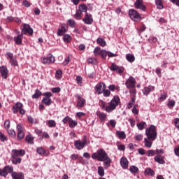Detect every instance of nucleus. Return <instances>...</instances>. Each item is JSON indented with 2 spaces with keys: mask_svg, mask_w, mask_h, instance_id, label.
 <instances>
[{
  "mask_svg": "<svg viewBox=\"0 0 179 179\" xmlns=\"http://www.w3.org/2000/svg\"><path fill=\"white\" fill-rule=\"evenodd\" d=\"M92 159L96 160L98 159V162H103L104 169L107 170L108 167L111 166V158L108 157V155L103 149H99L96 152L93 153L92 155Z\"/></svg>",
  "mask_w": 179,
  "mask_h": 179,
  "instance_id": "nucleus-1",
  "label": "nucleus"
},
{
  "mask_svg": "<svg viewBox=\"0 0 179 179\" xmlns=\"http://www.w3.org/2000/svg\"><path fill=\"white\" fill-rule=\"evenodd\" d=\"M108 104V106L106 105L104 101H101V108L105 109L106 113H112V111H114L117 108V106L120 104V97L115 96Z\"/></svg>",
  "mask_w": 179,
  "mask_h": 179,
  "instance_id": "nucleus-2",
  "label": "nucleus"
},
{
  "mask_svg": "<svg viewBox=\"0 0 179 179\" xmlns=\"http://www.w3.org/2000/svg\"><path fill=\"white\" fill-rule=\"evenodd\" d=\"M26 155L24 150H12L11 157L13 164H20L22 163V157Z\"/></svg>",
  "mask_w": 179,
  "mask_h": 179,
  "instance_id": "nucleus-3",
  "label": "nucleus"
},
{
  "mask_svg": "<svg viewBox=\"0 0 179 179\" xmlns=\"http://www.w3.org/2000/svg\"><path fill=\"white\" fill-rule=\"evenodd\" d=\"M145 135L148 139H150L151 141H156V138H157L156 127H155V125H150L149 128L146 129Z\"/></svg>",
  "mask_w": 179,
  "mask_h": 179,
  "instance_id": "nucleus-4",
  "label": "nucleus"
},
{
  "mask_svg": "<svg viewBox=\"0 0 179 179\" xmlns=\"http://www.w3.org/2000/svg\"><path fill=\"white\" fill-rule=\"evenodd\" d=\"M13 114H17L20 113L21 115H24L26 114V110L23 109V103L20 102H17L11 108Z\"/></svg>",
  "mask_w": 179,
  "mask_h": 179,
  "instance_id": "nucleus-5",
  "label": "nucleus"
},
{
  "mask_svg": "<svg viewBox=\"0 0 179 179\" xmlns=\"http://www.w3.org/2000/svg\"><path fill=\"white\" fill-rule=\"evenodd\" d=\"M129 15L130 19L134 20V22H141L142 20L141 14H139V13H138L135 9H130L129 10Z\"/></svg>",
  "mask_w": 179,
  "mask_h": 179,
  "instance_id": "nucleus-6",
  "label": "nucleus"
},
{
  "mask_svg": "<svg viewBox=\"0 0 179 179\" xmlns=\"http://www.w3.org/2000/svg\"><path fill=\"white\" fill-rule=\"evenodd\" d=\"M87 143V138H86V136H84V140H76L74 142V146L77 150H82L86 146Z\"/></svg>",
  "mask_w": 179,
  "mask_h": 179,
  "instance_id": "nucleus-7",
  "label": "nucleus"
},
{
  "mask_svg": "<svg viewBox=\"0 0 179 179\" xmlns=\"http://www.w3.org/2000/svg\"><path fill=\"white\" fill-rule=\"evenodd\" d=\"M109 69L113 72L117 73L119 75H121V73H124V71H125V69H124L123 66H118L115 64V63H112L111 66H109Z\"/></svg>",
  "mask_w": 179,
  "mask_h": 179,
  "instance_id": "nucleus-8",
  "label": "nucleus"
},
{
  "mask_svg": "<svg viewBox=\"0 0 179 179\" xmlns=\"http://www.w3.org/2000/svg\"><path fill=\"white\" fill-rule=\"evenodd\" d=\"M6 57L7 59H9V62L11 65V66H17V60L16 59V57H13V53L10 52H8L6 54Z\"/></svg>",
  "mask_w": 179,
  "mask_h": 179,
  "instance_id": "nucleus-9",
  "label": "nucleus"
},
{
  "mask_svg": "<svg viewBox=\"0 0 179 179\" xmlns=\"http://www.w3.org/2000/svg\"><path fill=\"white\" fill-rule=\"evenodd\" d=\"M125 85L127 89H135L136 86V80H135V78L130 76L126 80Z\"/></svg>",
  "mask_w": 179,
  "mask_h": 179,
  "instance_id": "nucleus-10",
  "label": "nucleus"
},
{
  "mask_svg": "<svg viewBox=\"0 0 179 179\" xmlns=\"http://www.w3.org/2000/svg\"><path fill=\"white\" fill-rule=\"evenodd\" d=\"M43 96H45V97L42 99V103L45 104V106H51V97H52V94L50 92H45Z\"/></svg>",
  "mask_w": 179,
  "mask_h": 179,
  "instance_id": "nucleus-11",
  "label": "nucleus"
},
{
  "mask_svg": "<svg viewBox=\"0 0 179 179\" xmlns=\"http://www.w3.org/2000/svg\"><path fill=\"white\" fill-rule=\"evenodd\" d=\"M42 64H54L55 62V57H54L52 54H49L46 57L41 58Z\"/></svg>",
  "mask_w": 179,
  "mask_h": 179,
  "instance_id": "nucleus-12",
  "label": "nucleus"
},
{
  "mask_svg": "<svg viewBox=\"0 0 179 179\" xmlns=\"http://www.w3.org/2000/svg\"><path fill=\"white\" fill-rule=\"evenodd\" d=\"M134 8L136 9L143 10V12L146 10V6L143 4V0H136V2L134 3Z\"/></svg>",
  "mask_w": 179,
  "mask_h": 179,
  "instance_id": "nucleus-13",
  "label": "nucleus"
},
{
  "mask_svg": "<svg viewBox=\"0 0 179 179\" xmlns=\"http://www.w3.org/2000/svg\"><path fill=\"white\" fill-rule=\"evenodd\" d=\"M104 90H106V84L104 83H99L95 86V92H96L97 94H102Z\"/></svg>",
  "mask_w": 179,
  "mask_h": 179,
  "instance_id": "nucleus-14",
  "label": "nucleus"
},
{
  "mask_svg": "<svg viewBox=\"0 0 179 179\" xmlns=\"http://www.w3.org/2000/svg\"><path fill=\"white\" fill-rule=\"evenodd\" d=\"M83 22H84L85 24H93V16L92 14L86 13L84 18L83 19Z\"/></svg>",
  "mask_w": 179,
  "mask_h": 179,
  "instance_id": "nucleus-15",
  "label": "nucleus"
},
{
  "mask_svg": "<svg viewBox=\"0 0 179 179\" xmlns=\"http://www.w3.org/2000/svg\"><path fill=\"white\" fill-rule=\"evenodd\" d=\"M68 31V26L65 24H62L61 27L58 29L57 36L59 37L62 36L63 34H65Z\"/></svg>",
  "mask_w": 179,
  "mask_h": 179,
  "instance_id": "nucleus-16",
  "label": "nucleus"
},
{
  "mask_svg": "<svg viewBox=\"0 0 179 179\" xmlns=\"http://www.w3.org/2000/svg\"><path fill=\"white\" fill-rule=\"evenodd\" d=\"M120 166L124 169H128V166H129V162H128V159L125 157H122L120 159Z\"/></svg>",
  "mask_w": 179,
  "mask_h": 179,
  "instance_id": "nucleus-17",
  "label": "nucleus"
},
{
  "mask_svg": "<svg viewBox=\"0 0 179 179\" xmlns=\"http://www.w3.org/2000/svg\"><path fill=\"white\" fill-rule=\"evenodd\" d=\"M22 33L24 34H26L28 33V34H33V29L30 27V25L27 24H24L23 26Z\"/></svg>",
  "mask_w": 179,
  "mask_h": 179,
  "instance_id": "nucleus-18",
  "label": "nucleus"
},
{
  "mask_svg": "<svg viewBox=\"0 0 179 179\" xmlns=\"http://www.w3.org/2000/svg\"><path fill=\"white\" fill-rule=\"evenodd\" d=\"M36 152L40 156H49L50 152L47 150H44L42 147L36 148Z\"/></svg>",
  "mask_w": 179,
  "mask_h": 179,
  "instance_id": "nucleus-19",
  "label": "nucleus"
},
{
  "mask_svg": "<svg viewBox=\"0 0 179 179\" xmlns=\"http://www.w3.org/2000/svg\"><path fill=\"white\" fill-rule=\"evenodd\" d=\"M96 117L100 120L101 122H104L106 120H107V114L101 112V111H97L96 112Z\"/></svg>",
  "mask_w": 179,
  "mask_h": 179,
  "instance_id": "nucleus-20",
  "label": "nucleus"
},
{
  "mask_svg": "<svg viewBox=\"0 0 179 179\" xmlns=\"http://www.w3.org/2000/svg\"><path fill=\"white\" fill-rule=\"evenodd\" d=\"M155 162L158 163L159 164H164L166 163V161H164V157L158 155L154 157Z\"/></svg>",
  "mask_w": 179,
  "mask_h": 179,
  "instance_id": "nucleus-21",
  "label": "nucleus"
},
{
  "mask_svg": "<svg viewBox=\"0 0 179 179\" xmlns=\"http://www.w3.org/2000/svg\"><path fill=\"white\" fill-rule=\"evenodd\" d=\"M11 176L13 179H24V175L22 172H13Z\"/></svg>",
  "mask_w": 179,
  "mask_h": 179,
  "instance_id": "nucleus-22",
  "label": "nucleus"
},
{
  "mask_svg": "<svg viewBox=\"0 0 179 179\" xmlns=\"http://www.w3.org/2000/svg\"><path fill=\"white\" fill-rule=\"evenodd\" d=\"M0 73L3 79L8 78V68H6V66L0 67Z\"/></svg>",
  "mask_w": 179,
  "mask_h": 179,
  "instance_id": "nucleus-23",
  "label": "nucleus"
},
{
  "mask_svg": "<svg viewBox=\"0 0 179 179\" xmlns=\"http://www.w3.org/2000/svg\"><path fill=\"white\" fill-rule=\"evenodd\" d=\"M154 90H155V87L152 85H149L148 87H144L143 90V93L144 96H148V94H149L150 92H153Z\"/></svg>",
  "mask_w": 179,
  "mask_h": 179,
  "instance_id": "nucleus-24",
  "label": "nucleus"
},
{
  "mask_svg": "<svg viewBox=\"0 0 179 179\" xmlns=\"http://www.w3.org/2000/svg\"><path fill=\"white\" fill-rule=\"evenodd\" d=\"M22 40H23V34L14 37V41L17 45H22Z\"/></svg>",
  "mask_w": 179,
  "mask_h": 179,
  "instance_id": "nucleus-25",
  "label": "nucleus"
},
{
  "mask_svg": "<svg viewBox=\"0 0 179 179\" xmlns=\"http://www.w3.org/2000/svg\"><path fill=\"white\" fill-rule=\"evenodd\" d=\"M85 103H86V100L83 98L79 97L77 102L76 107L78 108H82V107H83V106H85Z\"/></svg>",
  "mask_w": 179,
  "mask_h": 179,
  "instance_id": "nucleus-26",
  "label": "nucleus"
},
{
  "mask_svg": "<svg viewBox=\"0 0 179 179\" xmlns=\"http://www.w3.org/2000/svg\"><path fill=\"white\" fill-rule=\"evenodd\" d=\"M153 140L149 139V138H144V145L146 148H152V145H153Z\"/></svg>",
  "mask_w": 179,
  "mask_h": 179,
  "instance_id": "nucleus-27",
  "label": "nucleus"
},
{
  "mask_svg": "<svg viewBox=\"0 0 179 179\" xmlns=\"http://www.w3.org/2000/svg\"><path fill=\"white\" fill-rule=\"evenodd\" d=\"M144 174L145 176H150L151 177H153V176H155V173L153 169L150 168H147L145 169Z\"/></svg>",
  "mask_w": 179,
  "mask_h": 179,
  "instance_id": "nucleus-28",
  "label": "nucleus"
},
{
  "mask_svg": "<svg viewBox=\"0 0 179 179\" xmlns=\"http://www.w3.org/2000/svg\"><path fill=\"white\" fill-rule=\"evenodd\" d=\"M25 141L27 143H29V145H33V143H34V137L31 135H28L26 136Z\"/></svg>",
  "mask_w": 179,
  "mask_h": 179,
  "instance_id": "nucleus-29",
  "label": "nucleus"
},
{
  "mask_svg": "<svg viewBox=\"0 0 179 179\" xmlns=\"http://www.w3.org/2000/svg\"><path fill=\"white\" fill-rule=\"evenodd\" d=\"M116 135L120 139H125L127 138V134H125L124 131H117Z\"/></svg>",
  "mask_w": 179,
  "mask_h": 179,
  "instance_id": "nucleus-30",
  "label": "nucleus"
},
{
  "mask_svg": "<svg viewBox=\"0 0 179 179\" xmlns=\"http://www.w3.org/2000/svg\"><path fill=\"white\" fill-rule=\"evenodd\" d=\"M97 44L101 45V47H106L107 45V43H106V41L101 38H98L96 40Z\"/></svg>",
  "mask_w": 179,
  "mask_h": 179,
  "instance_id": "nucleus-31",
  "label": "nucleus"
},
{
  "mask_svg": "<svg viewBox=\"0 0 179 179\" xmlns=\"http://www.w3.org/2000/svg\"><path fill=\"white\" fill-rule=\"evenodd\" d=\"M126 59L129 62H134L135 61V56L133 54H127Z\"/></svg>",
  "mask_w": 179,
  "mask_h": 179,
  "instance_id": "nucleus-32",
  "label": "nucleus"
},
{
  "mask_svg": "<svg viewBox=\"0 0 179 179\" xmlns=\"http://www.w3.org/2000/svg\"><path fill=\"white\" fill-rule=\"evenodd\" d=\"M78 125V121L72 120V118L70 120V122H69V128L73 129L75 127Z\"/></svg>",
  "mask_w": 179,
  "mask_h": 179,
  "instance_id": "nucleus-33",
  "label": "nucleus"
},
{
  "mask_svg": "<svg viewBox=\"0 0 179 179\" xmlns=\"http://www.w3.org/2000/svg\"><path fill=\"white\" fill-rule=\"evenodd\" d=\"M129 171L133 174H136V173L139 172V169L137 166L132 165L129 167Z\"/></svg>",
  "mask_w": 179,
  "mask_h": 179,
  "instance_id": "nucleus-34",
  "label": "nucleus"
},
{
  "mask_svg": "<svg viewBox=\"0 0 179 179\" xmlns=\"http://www.w3.org/2000/svg\"><path fill=\"white\" fill-rule=\"evenodd\" d=\"M137 127L140 131L145 129V128H146V122H139L138 124H137Z\"/></svg>",
  "mask_w": 179,
  "mask_h": 179,
  "instance_id": "nucleus-35",
  "label": "nucleus"
},
{
  "mask_svg": "<svg viewBox=\"0 0 179 179\" xmlns=\"http://www.w3.org/2000/svg\"><path fill=\"white\" fill-rule=\"evenodd\" d=\"M155 3L157 5V9H163V1H162V0H155Z\"/></svg>",
  "mask_w": 179,
  "mask_h": 179,
  "instance_id": "nucleus-36",
  "label": "nucleus"
},
{
  "mask_svg": "<svg viewBox=\"0 0 179 179\" xmlns=\"http://www.w3.org/2000/svg\"><path fill=\"white\" fill-rule=\"evenodd\" d=\"M74 18H76V20H80V19H82V13L80 12V10H78L76 12V14L74 15Z\"/></svg>",
  "mask_w": 179,
  "mask_h": 179,
  "instance_id": "nucleus-37",
  "label": "nucleus"
},
{
  "mask_svg": "<svg viewBox=\"0 0 179 179\" xmlns=\"http://www.w3.org/2000/svg\"><path fill=\"white\" fill-rule=\"evenodd\" d=\"M63 40L64 43H69L72 40V37L69 34H65L63 36Z\"/></svg>",
  "mask_w": 179,
  "mask_h": 179,
  "instance_id": "nucleus-38",
  "label": "nucleus"
},
{
  "mask_svg": "<svg viewBox=\"0 0 179 179\" xmlns=\"http://www.w3.org/2000/svg\"><path fill=\"white\" fill-rule=\"evenodd\" d=\"M104 168L103 166H99L98 175L100 176V177H104Z\"/></svg>",
  "mask_w": 179,
  "mask_h": 179,
  "instance_id": "nucleus-39",
  "label": "nucleus"
},
{
  "mask_svg": "<svg viewBox=\"0 0 179 179\" xmlns=\"http://www.w3.org/2000/svg\"><path fill=\"white\" fill-rule=\"evenodd\" d=\"M55 78L57 80L62 78V70H57L55 73Z\"/></svg>",
  "mask_w": 179,
  "mask_h": 179,
  "instance_id": "nucleus-40",
  "label": "nucleus"
},
{
  "mask_svg": "<svg viewBox=\"0 0 179 179\" xmlns=\"http://www.w3.org/2000/svg\"><path fill=\"white\" fill-rule=\"evenodd\" d=\"M78 8V10H80L81 13L82 12H87V6L85 4L80 5Z\"/></svg>",
  "mask_w": 179,
  "mask_h": 179,
  "instance_id": "nucleus-41",
  "label": "nucleus"
},
{
  "mask_svg": "<svg viewBox=\"0 0 179 179\" xmlns=\"http://www.w3.org/2000/svg\"><path fill=\"white\" fill-rule=\"evenodd\" d=\"M41 94V92L38 90H36L34 94L32 95V99H38Z\"/></svg>",
  "mask_w": 179,
  "mask_h": 179,
  "instance_id": "nucleus-42",
  "label": "nucleus"
},
{
  "mask_svg": "<svg viewBox=\"0 0 179 179\" xmlns=\"http://www.w3.org/2000/svg\"><path fill=\"white\" fill-rule=\"evenodd\" d=\"M117 147L118 150H122L123 152L125 150V145L122 144L120 142L117 143Z\"/></svg>",
  "mask_w": 179,
  "mask_h": 179,
  "instance_id": "nucleus-43",
  "label": "nucleus"
},
{
  "mask_svg": "<svg viewBox=\"0 0 179 179\" xmlns=\"http://www.w3.org/2000/svg\"><path fill=\"white\" fill-rule=\"evenodd\" d=\"M4 169L6 170V173H13V166H6L4 167Z\"/></svg>",
  "mask_w": 179,
  "mask_h": 179,
  "instance_id": "nucleus-44",
  "label": "nucleus"
},
{
  "mask_svg": "<svg viewBox=\"0 0 179 179\" xmlns=\"http://www.w3.org/2000/svg\"><path fill=\"white\" fill-rule=\"evenodd\" d=\"M67 23L69 24L70 27L72 28L76 26V22L73 19L68 20Z\"/></svg>",
  "mask_w": 179,
  "mask_h": 179,
  "instance_id": "nucleus-45",
  "label": "nucleus"
},
{
  "mask_svg": "<svg viewBox=\"0 0 179 179\" xmlns=\"http://www.w3.org/2000/svg\"><path fill=\"white\" fill-rule=\"evenodd\" d=\"M87 63L96 65V64H97V59H96V58L90 57L87 59Z\"/></svg>",
  "mask_w": 179,
  "mask_h": 179,
  "instance_id": "nucleus-46",
  "label": "nucleus"
},
{
  "mask_svg": "<svg viewBox=\"0 0 179 179\" xmlns=\"http://www.w3.org/2000/svg\"><path fill=\"white\" fill-rule=\"evenodd\" d=\"M24 138V131H18L17 141H22Z\"/></svg>",
  "mask_w": 179,
  "mask_h": 179,
  "instance_id": "nucleus-47",
  "label": "nucleus"
},
{
  "mask_svg": "<svg viewBox=\"0 0 179 179\" xmlns=\"http://www.w3.org/2000/svg\"><path fill=\"white\" fill-rule=\"evenodd\" d=\"M108 54V52H107V50H101L100 55H101L102 58H103L104 59L107 58Z\"/></svg>",
  "mask_w": 179,
  "mask_h": 179,
  "instance_id": "nucleus-48",
  "label": "nucleus"
},
{
  "mask_svg": "<svg viewBox=\"0 0 179 179\" xmlns=\"http://www.w3.org/2000/svg\"><path fill=\"white\" fill-rule=\"evenodd\" d=\"M101 52V49L100 48V47H96L94 50V55L95 56L100 55Z\"/></svg>",
  "mask_w": 179,
  "mask_h": 179,
  "instance_id": "nucleus-49",
  "label": "nucleus"
},
{
  "mask_svg": "<svg viewBox=\"0 0 179 179\" xmlns=\"http://www.w3.org/2000/svg\"><path fill=\"white\" fill-rule=\"evenodd\" d=\"M17 132H24V127L22 124H18L17 126Z\"/></svg>",
  "mask_w": 179,
  "mask_h": 179,
  "instance_id": "nucleus-50",
  "label": "nucleus"
},
{
  "mask_svg": "<svg viewBox=\"0 0 179 179\" xmlns=\"http://www.w3.org/2000/svg\"><path fill=\"white\" fill-rule=\"evenodd\" d=\"M48 124L50 128H55L57 125V122H55V120H48Z\"/></svg>",
  "mask_w": 179,
  "mask_h": 179,
  "instance_id": "nucleus-51",
  "label": "nucleus"
},
{
  "mask_svg": "<svg viewBox=\"0 0 179 179\" xmlns=\"http://www.w3.org/2000/svg\"><path fill=\"white\" fill-rule=\"evenodd\" d=\"M0 176L1 177H6V176H8V172H6L5 168L3 169H0Z\"/></svg>",
  "mask_w": 179,
  "mask_h": 179,
  "instance_id": "nucleus-52",
  "label": "nucleus"
},
{
  "mask_svg": "<svg viewBox=\"0 0 179 179\" xmlns=\"http://www.w3.org/2000/svg\"><path fill=\"white\" fill-rule=\"evenodd\" d=\"M135 104V98H131V100L130 102H129L127 105V108H132V106Z\"/></svg>",
  "mask_w": 179,
  "mask_h": 179,
  "instance_id": "nucleus-53",
  "label": "nucleus"
},
{
  "mask_svg": "<svg viewBox=\"0 0 179 179\" xmlns=\"http://www.w3.org/2000/svg\"><path fill=\"white\" fill-rule=\"evenodd\" d=\"M71 117L69 116H66L63 120L62 122L63 124H69V122L71 121Z\"/></svg>",
  "mask_w": 179,
  "mask_h": 179,
  "instance_id": "nucleus-54",
  "label": "nucleus"
},
{
  "mask_svg": "<svg viewBox=\"0 0 179 179\" xmlns=\"http://www.w3.org/2000/svg\"><path fill=\"white\" fill-rule=\"evenodd\" d=\"M102 93L104 97H110V94H111V92L108 90H104Z\"/></svg>",
  "mask_w": 179,
  "mask_h": 179,
  "instance_id": "nucleus-55",
  "label": "nucleus"
},
{
  "mask_svg": "<svg viewBox=\"0 0 179 179\" xmlns=\"http://www.w3.org/2000/svg\"><path fill=\"white\" fill-rule=\"evenodd\" d=\"M155 153H156L155 150H148V151L147 152V156H148V157H153V156L155 155Z\"/></svg>",
  "mask_w": 179,
  "mask_h": 179,
  "instance_id": "nucleus-56",
  "label": "nucleus"
},
{
  "mask_svg": "<svg viewBox=\"0 0 179 179\" xmlns=\"http://www.w3.org/2000/svg\"><path fill=\"white\" fill-rule=\"evenodd\" d=\"M166 99H167V92H163L159 97V100L164 101V100H166Z\"/></svg>",
  "mask_w": 179,
  "mask_h": 179,
  "instance_id": "nucleus-57",
  "label": "nucleus"
},
{
  "mask_svg": "<svg viewBox=\"0 0 179 179\" xmlns=\"http://www.w3.org/2000/svg\"><path fill=\"white\" fill-rule=\"evenodd\" d=\"M134 139L138 142H141V141L143 139V136L142 134H138L135 136Z\"/></svg>",
  "mask_w": 179,
  "mask_h": 179,
  "instance_id": "nucleus-58",
  "label": "nucleus"
},
{
  "mask_svg": "<svg viewBox=\"0 0 179 179\" xmlns=\"http://www.w3.org/2000/svg\"><path fill=\"white\" fill-rule=\"evenodd\" d=\"M0 139L1 142H6V141H8V138H6V136H5L2 132H0Z\"/></svg>",
  "mask_w": 179,
  "mask_h": 179,
  "instance_id": "nucleus-59",
  "label": "nucleus"
},
{
  "mask_svg": "<svg viewBox=\"0 0 179 179\" xmlns=\"http://www.w3.org/2000/svg\"><path fill=\"white\" fill-rule=\"evenodd\" d=\"M71 62V59H69V57H67L65 58L64 61L63 62L62 64L64 66H66Z\"/></svg>",
  "mask_w": 179,
  "mask_h": 179,
  "instance_id": "nucleus-60",
  "label": "nucleus"
},
{
  "mask_svg": "<svg viewBox=\"0 0 179 179\" xmlns=\"http://www.w3.org/2000/svg\"><path fill=\"white\" fill-rule=\"evenodd\" d=\"M109 124L112 127V128H115V125H117V122H115V120H110L109 121Z\"/></svg>",
  "mask_w": 179,
  "mask_h": 179,
  "instance_id": "nucleus-61",
  "label": "nucleus"
},
{
  "mask_svg": "<svg viewBox=\"0 0 179 179\" xmlns=\"http://www.w3.org/2000/svg\"><path fill=\"white\" fill-rule=\"evenodd\" d=\"M176 106V101L174 100H171L168 102V106L174 107Z\"/></svg>",
  "mask_w": 179,
  "mask_h": 179,
  "instance_id": "nucleus-62",
  "label": "nucleus"
},
{
  "mask_svg": "<svg viewBox=\"0 0 179 179\" xmlns=\"http://www.w3.org/2000/svg\"><path fill=\"white\" fill-rule=\"evenodd\" d=\"M175 127L179 130V118H176L174 120Z\"/></svg>",
  "mask_w": 179,
  "mask_h": 179,
  "instance_id": "nucleus-63",
  "label": "nucleus"
},
{
  "mask_svg": "<svg viewBox=\"0 0 179 179\" xmlns=\"http://www.w3.org/2000/svg\"><path fill=\"white\" fill-rule=\"evenodd\" d=\"M174 153L176 156H178L179 157V147H176L174 148Z\"/></svg>",
  "mask_w": 179,
  "mask_h": 179,
  "instance_id": "nucleus-64",
  "label": "nucleus"
}]
</instances>
